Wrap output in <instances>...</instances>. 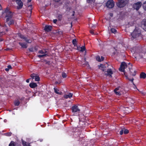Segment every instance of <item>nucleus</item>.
<instances>
[{"instance_id": "61", "label": "nucleus", "mask_w": 146, "mask_h": 146, "mask_svg": "<svg viewBox=\"0 0 146 146\" xmlns=\"http://www.w3.org/2000/svg\"><path fill=\"white\" fill-rule=\"evenodd\" d=\"M84 60H85V61H86V58H84Z\"/></svg>"}, {"instance_id": "39", "label": "nucleus", "mask_w": 146, "mask_h": 146, "mask_svg": "<svg viewBox=\"0 0 146 146\" xmlns=\"http://www.w3.org/2000/svg\"><path fill=\"white\" fill-rule=\"evenodd\" d=\"M29 49L30 52H33L34 51L33 48H29Z\"/></svg>"}, {"instance_id": "17", "label": "nucleus", "mask_w": 146, "mask_h": 146, "mask_svg": "<svg viewBox=\"0 0 146 146\" xmlns=\"http://www.w3.org/2000/svg\"><path fill=\"white\" fill-rule=\"evenodd\" d=\"M19 44L23 48H26L27 47V44L25 42H19Z\"/></svg>"}, {"instance_id": "13", "label": "nucleus", "mask_w": 146, "mask_h": 146, "mask_svg": "<svg viewBox=\"0 0 146 146\" xmlns=\"http://www.w3.org/2000/svg\"><path fill=\"white\" fill-rule=\"evenodd\" d=\"M107 73H105V75L106 76H109L110 77L112 78V75L113 74V71L111 69H108L107 70Z\"/></svg>"}, {"instance_id": "2", "label": "nucleus", "mask_w": 146, "mask_h": 146, "mask_svg": "<svg viewBox=\"0 0 146 146\" xmlns=\"http://www.w3.org/2000/svg\"><path fill=\"white\" fill-rule=\"evenodd\" d=\"M141 31L139 29L135 27L133 32L131 33V35L133 38H135L139 36L140 35Z\"/></svg>"}, {"instance_id": "12", "label": "nucleus", "mask_w": 146, "mask_h": 146, "mask_svg": "<svg viewBox=\"0 0 146 146\" xmlns=\"http://www.w3.org/2000/svg\"><path fill=\"white\" fill-rule=\"evenodd\" d=\"M19 36L20 38L24 39L25 41L27 43H30L32 42V40L31 39H28L27 37L25 36L24 35L22 34H20Z\"/></svg>"}, {"instance_id": "22", "label": "nucleus", "mask_w": 146, "mask_h": 146, "mask_svg": "<svg viewBox=\"0 0 146 146\" xmlns=\"http://www.w3.org/2000/svg\"><path fill=\"white\" fill-rule=\"evenodd\" d=\"M20 104V102L18 100H16L14 102V104L15 106H18Z\"/></svg>"}, {"instance_id": "20", "label": "nucleus", "mask_w": 146, "mask_h": 146, "mask_svg": "<svg viewBox=\"0 0 146 146\" xmlns=\"http://www.w3.org/2000/svg\"><path fill=\"white\" fill-rule=\"evenodd\" d=\"M73 94L71 93H69L68 94H65L64 96V98L65 99L70 98L72 97Z\"/></svg>"}, {"instance_id": "32", "label": "nucleus", "mask_w": 146, "mask_h": 146, "mask_svg": "<svg viewBox=\"0 0 146 146\" xmlns=\"http://www.w3.org/2000/svg\"><path fill=\"white\" fill-rule=\"evenodd\" d=\"M96 60L99 62H101V59L99 56H97L96 58Z\"/></svg>"}, {"instance_id": "10", "label": "nucleus", "mask_w": 146, "mask_h": 146, "mask_svg": "<svg viewBox=\"0 0 146 146\" xmlns=\"http://www.w3.org/2000/svg\"><path fill=\"white\" fill-rule=\"evenodd\" d=\"M32 79H35L36 81H39L40 80L39 77L35 74H31L30 75Z\"/></svg>"}, {"instance_id": "53", "label": "nucleus", "mask_w": 146, "mask_h": 146, "mask_svg": "<svg viewBox=\"0 0 146 146\" xmlns=\"http://www.w3.org/2000/svg\"><path fill=\"white\" fill-rule=\"evenodd\" d=\"M2 7L1 6V5L0 6V11L2 10Z\"/></svg>"}, {"instance_id": "52", "label": "nucleus", "mask_w": 146, "mask_h": 146, "mask_svg": "<svg viewBox=\"0 0 146 146\" xmlns=\"http://www.w3.org/2000/svg\"><path fill=\"white\" fill-rule=\"evenodd\" d=\"M9 70V69L7 68H6L5 69V70L6 71H8Z\"/></svg>"}, {"instance_id": "5", "label": "nucleus", "mask_w": 146, "mask_h": 146, "mask_svg": "<svg viewBox=\"0 0 146 146\" xmlns=\"http://www.w3.org/2000/svg\"><path fill=\"white\" fill-rule=\"evenodd\" d=\"M72 112L74 113V114H76V113H79L80 110L78 106L74 105L71 108Z\"/></svg>"}, {"instance_id": "51", "label": "nucleus", "mask_w": 146, "mask_h": 146, "mask_svg": "<svg viewBox=\"0 0 146 146\" xmlns=\"http://www.w3.org/2000/svg\"><path fill=\"white\" fill-rule=\"evenodd\" d=\"M110 15L111 17H112L113 16V14L112 13H110Z\"/></svg>"}, {"instance_id": "59", "label": "nucleus", "mask_w": 146, "mask_h": 146, "mask_svg": "<svg viewBox=\"0 0 146 146\" xmlns=\"http://www.w3.org/2000/svg\"><path fill=\"white\" fill-rule=\"evenodd\" d=\"M92 27L93 28H94L96 27V26H92Z\"/></svg>"}, {"instance_id": "16", "label": "nucleus", "mask_w": 146, "mask_h": 146, "mask_svg": "<svg viewBox=\"0 0 146 146\" xmlns=\"http://www.w3.org/2000/svg\"><path fill=\"white\" fill-rule=\"evenodd\" d=\"M120 88V87H118L116 88L114 90V92L115 94L118 96H120L121 94L119 91H117L119 90V88Z\"/></svg>"}, {"instance_id": "41", "label": "nucleus", "mask_w": 146, "mask_h": 146, "mask_svg": "<svg viewBox=\"0 0 146 146\" xmlns=\"http://www.w3.org/2000/svg\"><path fill=\"white\" fill-rule=\"evenodd\" d=\"M123 132H124V131H123V130H121L120 131V132H119L120 135H122L123 134Z\"/></svg>"}, {"instance_id": "60", "label": "nucleus", "mask_w": 146, "mask_h": 146, "mask_svg": "<svg viewBox=\"0 0 146 146\" xmlns=\"http://www.w3.org/2000/svg\"><path fill=\"white\" fill-rule=\"evenodd\" d=\"M3 39H0V41H3Z\"/></svg>"}, {"instance_id": "14", "label": "nucleus", "mask_w": 146, "mask_h": 146, "mask_svg": "<svg viewBox=\"0 0 146 146\" xmlns=\"http://www.w3.org/2000/svg\"><path fill=\"white\" fill-rule=\"evenodd\" d=\"M52 29V27L51 26L46 25L44 28V30L46 32H50L51 31Z\"/></svg>"}, {"instance_id": "58", "label": "nucleus", "mask_w": 146, "mask_h": 146, "mask_svg": "<svg viewBox=\"0 0 146 146\" xmlns=\"http://www.w3.org/2000/svg\"><path fill=\"white\" fill-rule=\"evenodd\" d=\"M6 31L7 32L8 31H9V30H8V29H6Z\"/></svg>"}, {"instance_id": "48", "label": "nucleus", "mask_w": 146, "mask_h": 146, "mask_svg": "<svg viewBox=\"0 0 146 146\" xmlns=\"http://www.w3.org/2000/svg\"><path fill=\"white\" fill-rule=\"evenodd\" d=\"M101 61H103L104 60V58L103 56H101Z\"/></svg>"}, {"instance_id": "27", "label": "nucleus", "mask_w": 146, "mask_h": 146, "mask_svg": "<svg viewBox=\"0 0 146 146\" xmlns=\"http://www.w3.org/2000/svg\"><path fill=\"white\" fill-rule=\"evenodd\" d=\"M9 146H15L14 142L13 141H11L9 144Z\"/></svg>"}, {"instance_id": "1", "label": "nucleus", "mask_w": 146, "mask_h": 146, "mask_svg": "<svg viewBox=\"0 0 146 146\" xmlns=\"http://www.w3.org/2000/svg\"><path fill=\"white\" fill-rule=\"evenodd\" d=\"M128 1V0H119L116 3V5L118 7L122 8L125 6Z\"/></svg>"}, {"instance_id": "24", "label": "nucleus", "mask_w": 146, "mask_h": 146, "mask_svg": "<svg viewBox=\"0 0 146 146\" xmlns=\"http://www.w3.org/2000/svg\"><path fill=\"white\" fill-rule=\"evenodd\" d=\"M54 92L55 93L57 94H61V93H62V92H59L58 91H59V90H58L57 88H54Z\"/></svg>"}, {"instance_id": "15", "label": "nucleus", "mask_w": 146, "mask_h": 146, "mask_svg": "<svg viewBox=\"0 0 146 146\" xmlns=\"http://www.w3.org/2000/svg\"><path fill=\"white\" fill-rule=\"evenodd\" d=\"M135 51L134 53V54H140L142 52V49L140 47H135Z\"/></svg>"}, {"instance_id": "31", "label": "nucleus", "mask_w": 146, "mask_h": 146, "mask_svg": "<svg viewBox=\"0 0 146 146\" xmlns=\"http://www.w3.org/2000/svg\"><path fill=\"white\" fill-rule=\"evenodd\" d=\"M47 55V54H44L42 55H38L37 56L40 58H42L44 56H46Z\"/></svg>"}, {"instance_id": "38", "label": "nucleus", "mask_w": 146, "mask_h": 146, "mask_svg": "<svg viewBox=\"0 0 146 146\" xmlns=\"http://www.w3.org/2000/svg\"><path fill=\"white\" fill-rule=\"evenodd\" d=\"M62 18V15H59L58 16V18L60 20Z\"/></svg>"}, {"instance_id": "45", "label": "nucleus", "mask_w": 146, "mask_h": 146, "mask_svg": "<svg viewBox=\"0 0 146 146\" xmlns=\"http://www.w3.org/2000/svg\"><path fill=\"white\" fill-rule=\"evenodd\" d=\"M57 21V20L56 19H54L53 21V23H56Z\"/></svg>"}, {"instance_id": "46", "label": "nucleus", "mask_w": 146, "mask_h": 146, "mask_svg": "<svg viewBox=\"0 0 146 146\" xmlns=\"http://www.w3.org/2000/svg\"><path fill=\"white\" fill-rule=\"evenodd\" d=\"M90 32L91 34L93 35L94 34V32H93V31L92 30H91L90 31Z\"/></svg>"}, {"instance_id": "42", "label": "nucleus", "mask_w": 146, "mask_h": 146, "mask_svg": "<svg viewBox=\"0 0 146 146\" xmlns=\"http://www.w3.org/2000/svg\"><path fill=\"white\" fill-rule=\"evenodd\" d=\"M128 79L129 81H131L133 83V85H134V84L133 82V80H134V79L133 78L132 79Z\"/></svg>"}, {"instance_id": "64", "label": "nucleus", "mask_w": 146, "mask_h": 146, "mask_svg": "<svg viewBox=\"0 0 146 146\" xmlns=\"http://www.w3.org/2000/svg\"><path fill=\"white\" fill-rule=\"evenodd\" d=\"M56 84H57V83H58V82H56Z\"/></svg>"}, {"instance_id": "33", "label": "nucleus", "mask_w": 146, "mask_h": 146, "mask_svg": "<svg viewBox=\"0 0 146 146\" xmlns=\"http://www.w3.org/2000/svg\"><path fill=\"white\" fill-rule=\"evenodd\" d=\"M62 76L63 78H65L67 77L66 74L64 72H63L62 74Z\"/></svg>"}, {"instance_id": "37", "label": "nucleus", "mask_w": 146, "mask_h": 146, "mask_svg": "<svg viewBox=\"0 0 146 146\" xmlns=\"http://www.w3.org/2000/svg\"><path fill=\"white\" fill-rule=\"evenodd\" d=\"M15 146H21L20 143H16L15 144Z\"/></svg>"}, {"instance_id": "62", "label": "nucleus", "mask_w": 146, "mask_h": 146, "mask_svg": "<svg viewBox=\"0 0 146 146\" xmlns=\"http://www.w3.org/2000/svg\"><path fill=\"white\" fill-rule=\"evenodd\" d=\"M134 85H135V88H134V89H135V88H137L135 86V84H134Z\"/></svg>"}, {"instance_id": "47", "label": "nucleus", "mask_w": 146, "mask_h": 146, "mask_svg": "<svg viewBox=\"0 0 146 146\" xmlns=\"http://www.w3.org/2000/svg\"><path fill=\"white\" fill-rule=\"evenodd\" d=\"M54 1L56 2H59L61 0H53Z\"/></svg>"}, {"instance_id": "56", "label": "nucleus", "mask_w": 146, "mask_h": 146, "mask_svg": "<svg viewBox=\"0 0 146 146\" xmlns=\"http://www.w3.org/2000/svg\"><path fill=\"white\" fill-rule=\"evenodd\" d=\"M74 13L75 12L74 11H73V14L72 15V16H74Z\"/></svg>"}, {"instance_id": "28", "label": "nucleus", "mask_w": 146, "mask_h": 146, "mask_svg": "<svg viewBox=\"0 0 146 146\" xmlns=\"http://www.w3.org/2000/svg\"><path fill=\"white\" fill-rule=\"evenodd\" d=\"M143 7L144 9L146 11V1H145L143 3Z\"/></svg>"}, {"instance_id": "55", "label": "nucleus", "mask_w": 146, "mask_h": 146, "mask_svg": "<svg viewBox=\"0 0 146 146\" xmlns=\"http://www.w3.org/2000/svg\"><path fill=\"white\" fill-rule=\"evenodd\" d=\"M32 0H28L27 2L29 3Z\"/></svg>"}, {"instance_id": "36", "label": "nucleus", "mask_w": 146, "mask_h": 146, "mask_svg": "<svg viewBox=\"0 0 146 146\" xmlns=\"http://www.w3.org/2000/svg\"><path fill=\"white\" fill-rule=\"evenodd\" d=\"M129 131V130L127 129H125L124 131V133L125 134H126L128 133Z\"/></svg>"}, {"instance_id": "9", "label": "nucleus", "mask_w": 146, "mask_h": 146, "mask_svg": "<svg viewBox=\"0 0 146 146\" xmlns=\"http://www.w3.org/2000/svg\"><path fill=\"white\" fill-rule=\"evenodd\" d=\"M128 64L129 71L130 72V75L132 76H135L136 75V71L130 68V67H132V64H131L129 63Z\"/></svg>"}, {"instance_id": "29", "label": "nucleus", "mask_w": 146, "mask_h": 146, "mask_svg": "<svg viewBox=\"0 0 146 146\" xmlns=\"http://www.w3.org/2000/svg\"><path fill=\"white\" fill-rule=\"evenodd\" d=\"M111 31L112 33H115L117 32V30L113 28H112L111 29Z\"/></svg>"}, {"instance_id": "25", "label": "nucleus", "mask_w": 146, "mask_h": 146, "mask_svg": "<svg viewBox=\"0 0 146 146\" xmlns=\"http://www.w3.org/2000/svg\"><path fill=\"white\" fill-rule=\"evenodd\" d=\"M142 26L143 27V29L146 31V19L144 21V23L142 25Z\"/></svg>"}, {"instance_id": "23", "label": "nucleus", "mask_w": 146, "mask_h": 146, "mask_svg": "<svg viewBox=\"0 0 146 146\" xmlns=\"http://www.w3.org/2000/svg\"><path fill=\"white\" fill-rule=\"evenodd\" d=\"M38 53L42 54H46V53H48L45 50H40L39 51Z\"/></svg>"}, {"instance_id": "40", "label": "nucleus", "mask_w": 146, "mask_h": 146, "mask_svg": "<svg viewBox=\"0 0 146 146\" xmlns=\"http://www.w3.org/2000/svg\"><path fill=\"white\" fill-rule=\"evenodd\" d=\"M6 135L7 136H10L11 135L12 133L11 132L9 133H7Z\"/></svg>"}, {"instance_id": "44", "label": "nucleus", "mask_w": 146, "mask_h": 146, "mask_svg": "<svg viewBox=\"0 0 146 146\" xmlns=\"http://www.w3.org/2000/svg\"><path fill=\"white\" fill-rule=\"evenodd\" d=\"M7 68L9 69H11L12 67L10 65H9L7 66Z\"/></svg>"}, {"instance_id": "18", "label": "nucleus", "mask_w": 146, "mask_h": 146, "mask_svg": "<svg viewBox=\"0 0 146 146\" xmlns=\"http://www.w3.org/2000/svg\"><path fill=\"white\" fill-rule=\"evenodd\" d=\"M29 86L31 88H34L37 86V85L35 83L31 82L30 83Z\"/></svg>"}, {"instance_id": "43", "label": "nucleus", "mask_w": 146, "mask_h": 146, "mask_svg": "<svg viewBox=\"0 0 146 146\" xmlns=\"http://www.w3.org/2000/svg\"><path fill=\"white\" fill-rule=\"evenodd\" d=\"M46 64H47L49 65L50 63V62L49 61H45Z\"/></svg>"}, {"instance_id": "63", "label": "nucleus", "mask_w": 146, "mask_h": 146, "mask_svg": "<svg viewBox=\"0 0 146 146\" xmlns=\"http://www.w3.org/2000/svg\"><path fill=\"white\" fill-rule=\"evenodd\" d=\"M134 85H135V88H134V89H135V88H137L135 86V84H134Z\"/></svg>"}, {"instance_id": "3", "label": "nucleus", "mask_w": 146, "mask_h": 146, "mask_svg": "<svg viewBox=\"0 0 146 146\" xmlns=\"http://www.w3.org/2000/svg\"><path fill=\"white\" fill-rule=\"evenodd\" d=\"M13 16V15H10L9 17H6V21L9 26L14 24V21L12 19Z\"/></svg>"}, {"instance_id": "57", "label": "nucleus", "mask_w": 146, "mask_h": 146, "mask_svg": "<svg viewBox=\"0 0 146 146\" xmlns=\"http://www.w3.org/2000/svg\"><path fill=\"white\" fill-rule=\"evenodd\" d=\"M35 49L36 51L37 50V49L35 47Z\"/></svg>"}, {"instance_id": "8", "label": "nucleus", "mask_w": 146, "mask_h": 146, "mask_svg": "<svg viewBox=\"0 0 146 146\" xmlns=\"http://www.w3.org/2000/svg\"><path fill=\"white\" fill-rule=\"evenodd\" d=\"M142 5V3L137 2L133 4V7L134 9H136L137 11H138L141 7Z\"/></svg>"}, {"instance_id": "34", "label": "nucleus", "mask_w": 146, "mask_h": 146, "mask_svg": "<svg viewBox=\"0 0 146 146\" xmlns=\"http://www.w3.org/2000/svg\"><path fill=\"white\" fill-rule=\"evenodd\" d=\"M28 8H29V11L30 12V13H31L32 12V5H30L28 6Z\"/></svg>"}, {"instance_id": "21", "label": "nucleus", "mask_w": 146, "mask_h": 146, "mask_svg": "<svg viewBox=\"0 0 146 146\" xmlns=\"http://www.w3.org/2000/svg\"><path fill=\"white\" fill-rule=\"evenodd\" d=\"M146 77V74L144 72H142L140 74V78H142L144 79Z\"/></svg>"}, {"instance_id": "6", "label": "nucleus", "mask_w": 146, "mask_h": 146, "mask_svg": "<svg viewBox=\"0 0 146 146\" xmlns=\"http://www.w3.org/2000/svg\"><path fill=\"white\" fill-rule=\"evenodd\" d=\"M107 7L109 8H112L114 6V2L113 0H109L107 1L106 4Z\"/></svg>"}, {"instance_id": "30", "label": "nucleus", "mask_w": 146, "mask_h": 146, "mask_svg": "<svg viewBox=\"0 0 146 146\" xmlns=\"http://www.w3.org/2000/svg\"><path fill=\"white\" fill-rule=\"evenodd\" d=\"M81 50L80 51L81 52H84L86 50V48L84 46H82L80 47Z\"/></svg>"}, {"instance_id": "7", "label": "nucleus", "mask_w": 146, "mask_h": 146, "mask_svg": "<svg viewBox=\"0 0 146 146\" xmlns=\"http://www.w3.org/2000/svg\"><path fill=\"white\" fill-rule=\"evenodd\" d=\"M127 65L125 62H122L121 63L120 67L119 68V70L121 72H124L125 69L127 67Z\"/></svg>"}, {"instance_id": "4", "label": "nucleus", "mask_w": 146, "mask_h": 146, "mask_svg": "<svg viewBox=\"0 0 146 146\" xmlns=\"http://www.w3.org/2000/svg\"><path fill=\"white\" fill-rule=\"evenodd\" d=\"M2 14H6L5 17H9L10 15H13V14L11 11H9V8L7 7L5 10L2 12Z\"/></svg>"}, {"instance_id": "54", "label": "nucleus", "mask_w": 146, "mask_h": 146, "mask_svg": "<svg viewBox=\"0 0 146 146\" xmlns=\"http://www.w3.org/2000/svg\"><path fill=\"white\" fill-rule=\"evenodd\" d=\"M7 121V120L6 119H5L4 120V122L5 123Z\"/></svg>"}, {"instance_id": "35", "label": "nucleus", "mask_w": 146, "mask_h": 146, "mask_svg": "<svg viewBox=\"0 0 146 146\" xmlns=\"http://www.w3.org/2000/svg\"><path fill=\"white\" fill-rule=\"evenodd\" d=\"M87 2L89 3H92V2H94V0H87Z\"/></svg>"}, {"instance_id": "19", "label": "nucleus", "mask_w": 146, "mask_h": 146, "mask_svg": "<svg viewBox=\"0 0 146 146\" xmlns=\"http://www.w3.org/2000/svg\"><path fill=\"white\" fill-rule=\"evenodd\" d=\"M21 141L22 143V145L23 146H30V143H27L26 141H24L23 139H22Z\"/></svg>"}, {"instance_id": "49", "label": "nucleus", "mask_w": 146, "mask_h": 146, "mask_svg": "<svg viewBox=\"0 0 146 146\" xmlns=\"http://www.w3.org/2000/svg\"><path fill=\"white\" fill-rule=\"evenodd\" d=\"M31 78H29L28 79H27L26 80V82H27V83H29V80L31 79Z\"/></svg>"}, {"instance_id": "11", "label": "nucleus", "mask_w": 146, "mask_h": 146, "mask_svg": "<svg viewBox=\"0 0 146 146\" xmlns=\"http://www.w3.org/2000/svg\"><path fill=\"white\" fill-rule=\"evenodd\" d=\"M16 2L18 5L17 7V9H21L23 5V3L21 1V0H16Z\"/></svg>"}, {"instance_id": "50", "label": "nucleus", "mask_w": 146, "mask_h": 146, "mask_svg": "<svg viewBox=\"0 0 146 146\" xmlns=\"http://www.w3.org/2000/svg\"><path fill=\"white\" fill-rule=\"evenodd\" d=\"M120 108H121V109H123V110H124V111H125V108L124 107H123V106H121V107H120Z\"/></svg>"}, {"instance_id": "26", "label": "nucleus", "mask_w": 146, "mask_h": 146, "mask_svg": "<svg viewBox=\"0 0 146 146\" xmlns=\"http://www.w3.org/2000/svg\"><path fill=\"white\" fill-rule=\"evenodd\" d=\"M72 43L74 46L77 45V42L76 39H74L72 40Z\"/></svg>"}]
</instances>
